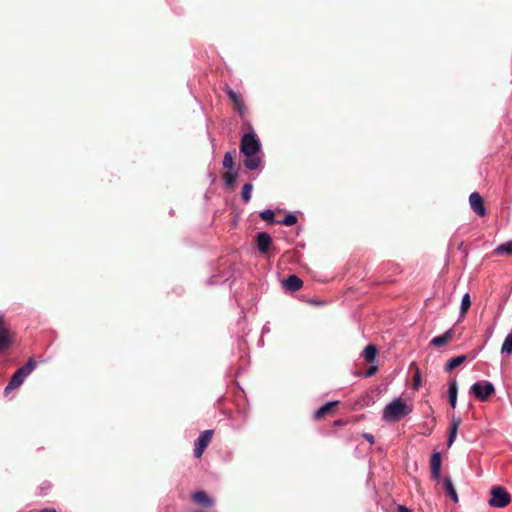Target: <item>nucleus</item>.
<instances>
[{
    "label": "nucleus",
    "mask_w": 512,
    "mask_h": 512,
    "mask_svg": "<svg viewBox=\"0 0 512 512\" xmlns=\"http://www.w3.org/2000/svg\"><path fill=\"white\" fill-rule=\"evenodd\" d=\"M240 152L245 156L243 164L246 169H263L262 159L259 156V153L261 152V143L254 131L245 133L242 136Z\"/></svg>",
    "instance_id": "nucleus-1"
},
{
    "label": "nucleus",
    "mask_w": 512,
    "mask_h": 512,
    "mask_svg": "<svg viewBox=\"0 0 512 512\" xmlns=\"http://www.w3.org/2000/svg\"><path fill=\"white\" fill-rule=\"evenodd\" d=\"M413 411V407L401 397L393 399L382 411V420L394 423L406 417Z\"/></svg>",
    "instance_id": "nucleus-2"
},
{
    "label": "nucleus",
    "mask_w": 512,
    "mask_h": 512,
    "mask_svg": "<svg viewBox=\"0 0 512 512\" xmlns=\"http://www.w3.org/2000/svg\"><path fill=\"white\" fill-rule=\"evenodd\" d=\"M35 368L36 362L33 359H29L25 365L18 368L12 375L9 383L4 389V393L8 394L9 391L20 387L25 381V379L33 372Z\"/></svg>",
    "instance_id": "nucleus-3"
},
{
    "label": "nucleus",
    "mask_w": 512,
    "mask_h": 512,
    "mask_svg": "<svg viewBox=\"0 0 512 512\" xmlns=\"http://www.w3.org/2000/svg\"><path fill=\"white\" fill-rule=\"evenodd\" d=\"M511 502V496L502 486H492L488 504L493 508H504Z\"/></svg>",
    "instance_id": "nucleus-4"
},
{
    "label": "nucleus",
    "mask_w": 512,
    "mask_h": 512,
    "mask_svg": "<svg viewBox=\"0 0 512 512\" xmlns=\"http://www.w3.org/2000/svg\"><path fill=\"white\" fill-rule=\"evenodd\" d=\"M470 393L480 401H486L495 393L494 385L489 381H477L470 387Z\"/></svg>",
    "instance_id": "nucleus-5"
},
{
    "label": "nucleus",
    "mask_w": 512,
    "mask_h": 512,
    "mask_svg": "<svg viewBox=\"0 0 512 512\" xmlns=\"http://www.w3.org/2000/svg\"><path fill=\"white\" fill-rule=\"evenodd\" d=\"M213 437V430H205L195 440L194 443V456L200 458Z\"/></svg>",
    "instance_id": "nucleus-6"
},
{
    "label": "nucleus",
    "mask_w": 512,
    "mask_h": 512,
    "mask_svg": "<svg viewBox=\"0 0 512 512\" xmlns=\"http://www.w3.org/2000/svg\"><path fill=\"white\" fill-rule=\"evenodd\" d=\"M469 203L471 209L479 216H484L486 214V209L484 206L483 199L478 192H473L469 196Z\"/></svg>",
    "instance_id": "nucleus-7"
},
{
    "label": "nucleus",
    "mask_w": 512,
    "mask_h": 512,
    "mask_svg": "<svg viewBox=\"0 0 512 512\" xmlns=\"http://www.w3.org/2000/svg\"><path fill=\"white\" fill-rule=\"evenodd\" d=\"M430 464H431L432 479L439 480L440 473H441V453L440 452H434L432 454Z\"/></svg>",
    "instance_id": "nucleus-8"
},
{
    "label": "nucleus",
    "mask_w": 512,
    "mask_h": 512,
    "mask_svg": "<svg viewBox=\"0 0 512 512\" xmlns=\"http://www.w3.org/2000/svg\"><path fill=\"white\" fill-rule=\"evenodd\" d=\"M271 243L272 238L267 232H260L257 234V247L261 253H267Z\"/></svg>",
    "instance_id": "nucleus-9"
},
{
    "label": "nucleus",
    "mask_w": 512,
    "mask_h": 512,
    "mask_svg": "<svg viewBox=\"0 0 512 512\" xmlns=\"http://www.w3.org/2000/svg\"><path fill=\"white\" fill-rule=\"evenodd\" d=\"M193 500L206 508L214 505V500L204 491L195 492L192 496Z\"/></svg>",
    "instance_id": "nucleus-10"
},
{
    "label": "nucleus",
    "mask_w": 512,
    "mask_h": 512,
    "mask_svg": "<svg viewBox=\"0 0 512 512\" xmlns=\"http://www.w3.org/2000/svg\"><path fill=\"white\" fill-rule=\"evenodd\" d=\"M453 335L454 330L450 328L444 334L434 337L431 340V345L435 347H442L452 340Z\"/></svg>",
    "instance_id": "nucleus-11"
},
{
    "label": "nucleus",
    "mask_w": 512,
    "mask_h": 512,
    "mask_svg": "<svg viewBox=\"0 0 512 512\" xmlns=\"http://www.w3.org/2000/svg\"><path fill=\"white\" fill-rule=\"evenodd\" d=\"M283 284H284V286H285L288 290H290V291H292V292H295V291H298V290L302 287L303 282H302V280H301L298 276H296V275L292 274V275H289V276H288V277L283 281Z\"/></svg>",
    "instance_id": "nucleus-12"
},
{
    "label": "nucleus",
    "mask_w": 512,
    "mask_h": 512,
    "mask_svg": "<svg viewBox=\"0 0 512 512\" xmlns=\"http://www.w3.org/2000/svg\"><path fill=\"white\" fill-rule=\"evenodd\" d=\"M457 394H458V385L456 380H452L448 385V398L450 406L455 409L457 406Z\"/></svg>",
    "instance_id": "nucleus-13"
},
{
    "label": "nucleus",
    "mask_w": 512,
    "mask_h": 512,
    "mask_svg": "<svg viewBox=\"0 0 512 512\" xmlns=\"http://www.w3.org/2000/svg\"><path fill=\"white\" fill-rule=\"evenodd\" d=\"M443 484H444V488H445L447 494L450 496L452 501L454 503H458L459 498H458V494L456 492V489L454 487V484L452 482V479L449 476H445L444 479H443Z\"/></svg>",
    "instance_id": "nucleus-14"
},
{
    "label": "nucleus",
    "mask_w": 512,
    "mask_h": 512,
    "mask_svg": "<svg viewBox=\"0 0 512 512\" xmlns=\"http://www.w3.org/2000/svg\"><path fill=\"white\" fill-rule=\"evenodd\" d=\"M337 403V401H329L325 403L323 406H321L315 411L314 418L319 419L324 415L328 414L333 409V407L337 405Z\"/></svg>",
    "instance_id": "nucleus-15"
},
{
    "label": "nucleus",
    "mask_w": 512,
    "mask_h": 512,
    "mask_svg": "<svg viewBox=\"0 0 512 512\" xmlns=\"http://www.w3.org/2000/svg\"><path fill=\"white\" fill-rule=\"evenodd\" d=\"M362 355L367 362H369V363L374 362L376 359V355H377V347L373 344L367 345L364 348Z\"/></svg>",
    "instance_id": "nucleus-16"
},
{
    "label": "nucleus",
    "mask_w": 512,
    "mask_h": 512,
    "mask_svg": "<svg viewBox=\"0 0 512 512\" xmlns=\"http://www.w3.org/2000/svg\"><path fill=\"white\" fill-rule=\"evenodd\" d=\"M465 361H466L465 355H459V356L453 357L446 363L445 370L447 372H450L453 369H455L456 367H458L459 365H461L462 363H464Z\"/></svg>",
    "instance_id": "nucleus-17"
},
{
    "label": "nucleus",
    "mask_w": 512,
    "mask_h": 512,
    "mask_svg": "<svg viewBox=\"0 0 512 512\" xmlns=\"http://www.w3.org/2000/svg\"><path fill=\"white\" fill-rule=\"evenodd\" d=\"M501 353L510 355L512 353V329L507 334L501 347Z\"/></svg>",
    "instance_id": "nucleus-18"
},
{
    "label": "nucleus",
    "mask_w": 512,
    "mask_h": 512,
    "mask_svg": "<svg viewBox=\"0 0 512 512\" xmlns=\"http://www.w3.org/2000/svg\"><path fill=\"white\" fill-rule=\"evenodd\" d=\"M459 424H460V419L459 418L458 419H453L452 424L450 426L449 436H448V445L449 446L454 442V440L456 438Z\"/></svg>",
    "instance_id": "nucleus-19"
},
{
    "label": "nucleus",
    "mask_w": 512,
    "mask_h": 512,
    "mask_svg": "<svg viewBox=\"0 0 512 512\" xmlns=\"http://www.w3.org/2000/svg\"><path fill=\"white\" fill-rule=\"evenodd\" d=\"M471 306V299L469 293L464 294L461 300V306H460V318H463L468 309Z\"/></svg>",
    "instance_id": "nucleus-20"
},
{
    "label": "nucleus",
    "mask_w": 512,
    "mask_h": 512,
    "mask_svg": "<svg viewBox=\"0 0 512 512\" xmlns=\"http://www.w3.org/2000/svg\"><path fill=\"white\" fill-rule=\"evenodd\" d=\"M223 178H224L225 185L228 188H231V187L234 186V183L236 181L237 172H235V171L227 172V173L224 174Z\"/></svg>",
    "instance_id": "nucleus-21"
},
{
    "label": "nucleus",
    "mask_w": 512,
    "mask_h": 512,
    "mask_svg": "<svg viewBox=\"0 0 512 512\" xmlns=\"http://www.w3.org/2000/svg\"><path fill=\"white\" fill-rule=\"evenodd\" d=\"M252 189H253V186L250 183H245L243 185L241 196H242V200L245 203H248L250 201Z\"/></svg>",
    "instance_id": "nucleus-22"
},
{
    "label": "nucleus",
    "mask_w": 512,
    "mask_h": 512,
    "mask_svg": "<svg viewBox=\"0 0 512 512\" xmlns=\"http://www.w3.org/2000/svg\"><path fill=\"white\" fill-rule=\"evenodd\" d=\"M259 216L261 217V219H263L266 222H269L270 224L276 223V221L274 219V212L271 209H266V210L262 211L259 214Z\"/></svg>",
    "instance_id": "nucleus-23"
},
{
    "label": "nucleus",
    "mask_w": 512,
    "mask_h": 512,
    "mask_svg": "<svg viewBox=\"0 0 512 512\" xmlns=\"http://www.w3.org/2000/svg\"><path fill=\"white\" fill-rule=\"evenodd\" d=\"M280 225H284V226H292L294 225L295 223H297V217L292 214V213H288L283 220L279 221L278 222Z\"/></svg>",
    "instance_id": "nucleus-24"
},
{
    "label": "nucleus",
    "mask_w": 512,
    "mask_h": 512,
    "mask_svg": "<svg viewBox=\"0 0 512 512\" xmlns=\"http://www.w3.org/2000/svg\"><path fill=\"white\" fill-rule=\"evenodd\" d=\"M498 254H510L512 253V242H507L499 245L496 250Z\"/></svg>",
    "instance_id": "nucleus-25"
},
{
    "label": "nucleus",
    "mask_w": 512,
    "mask_h": 512,
    "mask_svg": "<svg viewBox=\"0 0 512 512\" xmlns=\"http://www.w3.org/2000/svg\"><path fill=\"white\" fill-rule=\"evenodd\" d=\"M226 93H227L228 97L233 101L234 106H240V103L243 102L240 95H238L232 89L228 88L226 90Z\"/></svg>",
    "instance_id": "nucleus-26"
},
{
    "label": "nucleus",
    "mask_w": 512,
    "mask_h": 512,
    "mask_svg": "<svg viewBox=\"0 0 512 512\" xmlns=\"http://www.w3.org/2000/svg\"><path fill=\"white\" fill-rule=\"evenodd\" d=\"M222 164L225 169L231 170L233 168L234 162L230 152L225 153Z\"/></svg>",
    "instance_id": "nucleus-27"
},
{
    "label": "nucleus",
    "mask_w": 512,
    "mask_h": 512,
    "mask_svg": "<svg viewBox=\"0 0 512 512\" xmlns=\"http://www.w3.org/2000/svg\"><path fill=\"white\" fill-rule=\"evenodd\" d=\"M376 371H377V366L376 365H372L365 372V376L366 377H371V376H373L376 373Z\"/></svg>",
    "instance_id": "nucleus-28"
},
{
    "label": "nucleus",
    "mask_w": 512,
    "mask_h": 512,
    "mask_svg": "<svg viewBox=\"0 0 512 512\" xmlns=\"http://www.w3.org/2000/svg\"><path fill=\"white\" fill-rule=\"evenodd\" d=\"M235 109L238 111L239 115L242 117L245 113V106L242 103H240V106H235Z\"/></svg>",
    "instance_id": "nucleus-29"
},
{
    "label": "nucleus",
    "mask_w": 512,
    "mask_h": 512,
    "mask_svg": "<svg viewBox=\"0 0 512 512\" xmlns=\"http://www.w3.org/2000/svg\"><path fill=\"white\" fill-rule=\"evenodd\" d=\"M363 437L371 444L374 443V436L372 434H369V433H364L363 434Z\"/></svg>",
    "instance_id": "nucleus-30"
},
{
    "label": "nucleus",
    "mask_w": 512,
    "mask_h": 512,
    "mask_svg": "<svg viewBox=\"0 0 512 512\" xmlns=\"http://www.w3.org/2000/svg\"><path fill=\"white\" fill-rule=\"evenodd\" d=\"M399 512H410V510L404 505H398Z\"/></svg>",
    "instance_id": "nucleus-31"
},
{
    "label": "nucleus",
    "mask_w": 512,
    "mask_h": 512,
    "mask_svg": "<svg viewBox=\"0 0 512 512\" xmlns=\"http://www.w3.org/2000/svg\"><path fill=\"white\" fill-rule=\"evenodd\" d=\"M39 512H57V510L54 508H44V509L40 510Z\"/></svg>",
    "instance_id": "nucleus-32"
},
{
    "label": "nucleus",
    "mask_w": 512,
    "mask_h": 512,
    "mask_svg": "<svg viewBox=\"0 0 512 512\" xmlns=\"http://www.w3.org/2000/svg\"><path fill=\"white\" fill-rule=\"evenodd\" d=\"M268 331H269V329L267 327H263L262 333H265V332H268Z\"/></svg>",
    "instance_id": "nucleus-33"
}]
</instances>
